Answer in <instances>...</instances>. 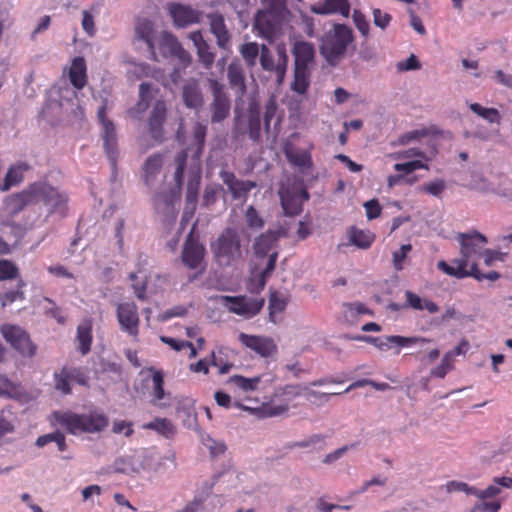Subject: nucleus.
Listing matches in <instances>:
<instances>
[{"mask_svg":"<svg viewBox=\"0 0 512 512\" xmlns=\"http://www.w3.org/2000/svg\"><path fill=\"white\" fill-rule=\"evenodd\" d=\"M371 379H359L351 383L343 393H347L353 389L361 388L365 386H371ZM303 391H307L309 396L318 397V398H328L331 395H340L339 393H323L314 390H308L307 387H302L300 385H286L280 389H278L271 400L266 403H262L259 407H252L245 405L239 401H235L233 406L239 408L243 411H247L250 414L256 416L259 419L276 417L285 414L289 410V403L296 397L300 396Z\"/></svg>","mask_w":512,"mask_h":512,"instance_id":"1","label":"nucleus"},{"mask_svg":"<svg viewBox=\"0 0 512 512\" xmlns=\"http://www.w3.org/2000/svg\"><path fill=\"white\" fill-rule=\"evenodd\" d=\"M50 421L52 425L59 426L74 436L99 433L109 425L108 417L97 410L81 414L71 410L53 411Z\"/></svg>","mask_w":512,"mask_h":512,"instance_id":"2","label":"nucleus"},{"mask_svg":"<svg viewBox=\"0 0 512 512\" xmlns=\"http://www.w3.org/2000/svg\"><path fill=\"white\" fill-rule=\"evenodd\" d=\"M215 262L222 267H230L243 259L240 235L236 229L227 227L210 244Z\"/></svg>","mask_w":512,"mask_h":512,"instance_id":"3","label":"nucleus"},{"mask_svg":"<svg viewBox=\"0 0 512 512\" xmlns=\"http://www.w3.org/2000/svg\"><path fill=\"white\" fill-rule=\"evenodd\" d=\"M352 29L345 24H335L321 38L320 53L331 65H336L353 42Z\"/></svg>","mask_w":512,"mask_h":512,"instance_id":"4","label":"nucleus"},{"mask_svg":"<svg viewBox=\"0 0 512 512\" xmlns=\"http://www.w3.org/2000/svg\"><path fill=\"white\" fill-rule=\"evenodd\" d=\"M457 240L460 243L461 249L460 258L452 261L454 269L464 268L465 270L470 268L473 262L477 263V260L482 257L487 244V238L477 232L471 231L468 233H459Z\"/></svg>","mask_w":512,"mask_h":512,"instance_id":"5","label":"nucleus"},{"mask_svg":"<svg viewBox=\"0 0 512 512\" xmlns=\"http://www.w3.org/2000/svg\"><path fill=\"white\" fill-rule=\"evenodd\" d=\"M36 204L42 202L48 208V215L60 214L64 216L67 211L68 196L58 188L46 181L33 182Z\"/></svg>","mask_w":512,"mask_h":512,"instance_id":"6","label":"nucleus"},{"mask_svg":"<svg viewBox=\"0 0 512 512\" xmlns=\"http://www.w3.org/2000/svg\"><path fill=\"white\" fill-rule=\"evenodd\" d=\"M205 255L206 248L199 242L198 238L194 236V230L192 229L185 239L181 252L183 265L190 270H198V272L190 278V281H194L198 276L204 273L206 268L204 263Z\"/></svg>","mask_w":512,"mask_h":512,"instance_id":"7","label":"nucleus"},{"mask_svg":"<svg viewBox=\"0 0 512 512\" xmlns=\"http://www.w3.org/2000/svg\"><path fill=\"white\" fill-rule=\"evenodd\" d=\"M0 332L5 341L22 357L32 358L35 356L37 346L26 330L18 325L3 324L0 327Z\"/></svg>","mask_w":512,"mask_h":512,"instance_id":"8","label":"nucleus"},{"mask_svg":"<svg viewBox=\"0 0 512 512\" xmlns=\"http://www.w3.org/2000/svg\"><path fill=\"white\" fill-rule=\"evenodd\" d=\"M97 118L101 125L100 136L103 141V147L106 155L113 165L118 158V137L114 122L107 117L106 101L98 108Z\"/></svg>","mask_w":512,"mask_h":512,"instance_id":"9","label":"nucleus"},{"mask_svg":"<svg viewBox=\"0 0 512 512\" xmlns=\"http://www.w3.org/2000/svg\"><path fill=\"white\" fill-rule=\"evenodd\" d=\"M285 15L284 13L260 9L255 15L253 28L260 37L272 41L279 32Z\"/></svg>","mask_w":512,"mask_h":512,"instance_id":"10","label":"nucleus"},{"mask_svg":"<svg viewBox=\"0 0 512 512\" xmlns=\"http://www.w3.org/2000/svg\"><path fill=\"white\" fill-rule=\"evenodd\" d=\"M222 304L231 312L246 318L257 315L263 308L264 298H248L246 296H220Z\"/></svg>","mask_w":512,"mask_h":512,"instance_id":"11","label":"nucleus"},{"mask_svg":"<svg viewBox=\"0 0 512 512\" xmlns=\"http://www.w3.org/2000/svg\"><path fill=\"white\" fill-rule=\"evenodd\" d=\"M278 61L274 62L273 55L270 49L266 45L261 46L260 53V64L263 70L268 72H274L276 75V82L278 85H281L284 81L287 66H288V56L286 53V49L284 47L277 48Z\"/></svg>","mask_w":512,"mask_h":512,"instance_id":"12","label":"nucleus"},{"mask_svg":"<svg viewBox=\"0 0 512 512\" xmlns=\"http://www.w3.org/2000/svg\"><path fill=\"white\" fill-rule=\"evenodd\" d=\"M213 101L210 104L211 122L219 123L225 120L230 113L231 102L224 91V85L217 80H210Z\"/></svg>","mask_w":512,"mask_h":512,"instance_id":"13","label":"nucleus"},{"mask_svg":"<svg viewBox=\"0 0 512 512\" xmlns=\"http://www.w3.org/2000/svg\"><path fill=\"white\" fill-rule=\"evenodd\" d=\"M116 316L122 331L130 336L139 334L140 318L137 305L133 302H124L117 305Z\"/></svg>","mask_w":512,"mask_h":512,"instance_id":"14","label":"nucleus"},{"mask_svg":"<svg viewBox=\"0 0 512 512\" xmlns=\"http://www.w3.org/2000/svg\"><path fill=\"white\" fill-rule=\"evenodd\" d=\"M159 49L164 57L171 55L179 59L184 68L192 62L190 53L182 47L178 39L170 32L163 31L160 34Z\"/></svg>","mask_w":512,"mask_h":512,"instance_id":"15","label":"nucleus"},{"mask_svg":"<svg viewBox=\"0 0 512 512\" xmlns=\"http://www.w3.org/2000/svg\"><path fill=\"white\" fill-rule=\"evenodd\" d=\"M167 104L163 99H158L152 106L148 118V130L151 138L156 142L164 139V124L167 119Z\"/></svg>","mask_w":512,"mask_h":512,"instance_id":"16","label":"nucleus"},{"mask_svg":"<svg viewBox=\"0 0 512 512\" xmlns=\"http://www.w3.org/2000/svg\"><path fill=\"white\" fill-rule=\"evenodd\" d=\"M437 268L442 271L443 273L456 277L458 279H463L466 277H473L477 279L478 281H482L484 279L495 281L500 278V274L496 271H490L488 273H481L478 269V264L476 262H473L468 269L459 268L454 269V266L448 264L446 261L441 260L437 263Z\"/></svg>","mask_w":512,"mask_h":512,"instance_id":"17","label":"nucleus"},{"mask_svg":"<svg viewBox=\"0 0 512 512\" xmlns=\"http://www.w3.org/2000/svg\"><path fill=\"white\" fill-rule=\"evenodd\" d=\"M239 341L263 358L272 357L278 351V347L271 337L240 333Z\"/></svg>","mask_w":512,"mask_h":512,"instance_id":"18","label":"nucleus"},{"mask_svg":"<svg viewBox=\"0 0 512 512\" xmlns=\"http://www.w3.org/2000/svg\"><path fill=\"white\" fill-rule=\"evenodd\" d=\"M168 11L173 19V23L178 28H186L193 24L201 22L202 12L193 9L191 6L179 3H169Z\"/></svg>","mask_w":512,"mask_h":512,"instance_id":"19","label":"nucleus"},{"mask_svg":"<svg viewBox=\"0 0 512 512\" xmlns=\"http://www.w3.org/2000/svg\"><path fill=\"white\" fill-rule=\"evenodd\" d=\"M134 32L135 41H141L146 44L150 59L159 61L155 48L156 30L154 23L147 18H138L135 23Z\"/></svg>","mask_w":512,"mask_h":512,"instance_id":"20","label":"nucleus"},{"mask_svg":"<svg viewBox=\"0 0 512 512\" xmlns=\"http://www.w3.org/2000/svg\"><path fill=\"white\" fill-rule=\"evenodd\" d=\"M33 183L29 184L20 192L7 196L4 200V206L8 214L15 216L27 206L35 205Z\"/></svg>","mask_w":512,"mask_h":512,"instance_id":"21","label":"nucleus"},{"mask_svg":"<svg viewBox=\"0 0 512 512\" xmlns=\"http://www.w3.org/2000/svg\"><path fill=\"white\" fill-rule=\"evenodd\" d=\"M220 177L235 200L246 199L248 193L257 186L255 181L240 180L230 171H221Z\"/></svg>","mask_w":512,"mask_h":512,"instance_id":"22","label":"nucleus"},{"mask_svg":"<svg viewBox=\"0 0 512 512\" xmlns=\"http://www.w3.org/2000/svg\"><path fill=\"white\" fill-rule=\"evenodd\" d=\"M353 339L372 344L381 351L388 350L391 347L390 344L404 347V346L414 344L419 340L426 341L424 338L403 337V336H398V335L387 336V337H385V339H382L381 337L359 335V336L354 337Z\"/></svg>","mask_w":512,"mask_h":512,"instance_id":"23","label":"nucleus"},{"mask_svg":"<svg viewBox=\"0 0 512 512\" xmlns=\"http://www.w3.org/2000/svg\"><path fill=\"white\" fill-rule=\"evenodd\" d=\"M210 31L215 36L219 48L229 50L231 45V34L229 33L224 17L219 13L208 14Z\"/></svg>","mask_w":512,"mask_h":512,"instance_id":"24","label":"nucleus"},{"mask_svg":"<svg viewBox=\"0 0 512 512\" xmlns=\"http://www.w3.org/2000/svg\"><path fill=\"white\" fill-rule=\"evenodd\" d=\"M311 11L317 15L339 14L345 18L350 14L348 0H322L311 7Z\"/></svg>","mask_w":512,"mask_h":512,"instance_id":"25","label":"nucleus"},{"mask_svg":"<svg viewBox=\"0 0 512 512\" xmlns=\"http://www.w3.org/2000/svg\"><path fill=\"white\" fill-rule=\"evenodd\" d=\"M286 236V232L283 229L268 230L265 233L259 235L254 243V251L257 256H266L273 248L276 247L278 240Z\"/></svg>","mask_w":512,"mask_h":512,"instance_id":"26","label":"nucleus"},{"mask_svg":"<svg viewBox=\"0 0 512 512\" xmlns=\"http://www.w3.org/2000/svg\"><path fill=\"white\" fill-rule=\"evenodd\" d=\"M227 78L230 88L240 97L247 91L244 69L239 60H233L227 68Z\"/></svg>","mask_w":512,"mask_h":512,"instance_id":"27","label":"nucleus"},{"mask_svg":"<svg viewBox=\"0 0 512 512\" xmlns=\"http://www.w3.org/2000/svg\"><path fill=\"white\" fill-rule=\"evenodd\" d=\"M294 67L310 68L314 63L315 48L307 41H296L292 47Z\"/></svg>","mask_w":512,"mask_h":512,"instance_id":"28","label":"nucleus"},{"mask_svg":"<svg viewBox=\"0 0 512 512\" xmlns=\"http://www.w3.org/2000/svg\"><path fill=\"white\" fill-rule=\"evenodd\" d=\"M182 99L187 108L199 109L204 103L199 81L190 79L182 87Z\"/></svg>","mask_w":512,"mask_h":512,"instance_id":"29","label":"nucleus"},{"mask_svg":"<svg viewBox=\"0 0 512 512\" xmlns=\"http://www.w3.org/2000/svg\"><path fill=\"white\" fill-rule=\"evenodd\" d=\"M279 197L285 215L295 216L301 213L302 200L296 190L289 187L281 188L279 191Z\"/></svg>","mask_w":512,"mask_h":512,"instance_id":"30","label":"nucleus"},{"mask_svg":"<svg viewBox=\"0 0 512 512\" xmlns=\"http://www.w3.org/2000/svg\"><path fill=\"white\" fill-rule=\"evenodd\" d=\"M189 39L196 47L199 61L205 68H210L214 63L215 53L211 51V47L203 38L202 32L200 30L191 32L189 34Z\"/></svg>","mask_w":512,"mask_h":512,"instance_id":"31","label":"nucleus"},{"mask_svg":"<svg viewBox=\"0 0 512 512\" xmlns=\"http://www.w3.org/2000/svg\"><path fill=\"white\" fill-rule=\"evenodd\" d=\"M147 371L152 373V400L151 403L160 408L167 407L169 404L162 403L161 401L170 396L169 392L164 390V373L162 370H157L154 367L147 368Z\"/></svg>","mask_w":512,"mask_h":512,"instance_id":"32","label":"nucleus"},{"mask_svg":"<svg viewBox=\"0 0 512 512\" xmlns=\"http://www.w3.org/2000/svg\"><path fill=\"white\" fill-rule=\"evenodd\" d=\"M72 86L78 90L83 89L87 84V66L83 57H75L72 60L68 72Z\"/></svg>","mask_w":512,"mask_h":512,"instance_id":"33","label":"nucleus"},{"mask_svg":"<svg viewBox=\"0 0 512 512\" xmlns=\"http://www.w3.org/2000/svg\"><path fill=\"white\" fill-rule=\"evenodd\" d=\"M30 169L26 162H18L11 165L5 175L3 184L0 186L1 191H8L13 186L19 185L24 180V173Z\"/></svg>","mask_w":512,"mask_h":512,"instance_id":"34","label":"nucleus"},{"mask_svg":"<svg viewBox=\"0 0 512 512\" xmlns=\"http://www.w3.org/2000/svg\"><path fill=\"white\" fill-rule=\"evenodd\" d=\"M92 328L93 324L90 318L84 319L77 327V348L82 355L88 354L91 350V344L93 341Z\"/></svg>","mask_w":512,"mask_h":512,"instance_id":"35","label":"nucleus"},{"mask_svg":"<svg viewBox=\"0 0 512 512\" xmlns=\"http://www.w3.org/2000/svg\"><path fill=\"white\" fill-rule=\"evenodd\" d=\"M277 258H278L277 251H274L269 255L266 267L259 274L257 283H254L253 280H250V282L248 284V290L250 292L259 293L260 291H262L264 289L267 279L270 277V275L272 274V272L275 269Z\"/></svg>","mask_w":512,"mask_h":512,"instance_id":"36","label":"nucleus"},{"mask_svg":"<svg viewBox=\"0 0 512 512\" xmlns=\"http://www.w3.org/2000/svg\"><path fill=\"white\" fill-rule=\"evenodd\" d=\"M163 165V155L155 153L149 156L143 165V178L146 184H150L160 172Z\"/></svg>","mask_w":512,"mask_h":512,"instance_id":"37","label":"nucleus"},{"mask_svg":"<svg viewBox=\"0 0 512 512\" xmlns=\"http://www.w3.org/2000/svg\"><path fill=\"white\" fill-rule=\"evenodd\" d=\"M143 428L147 430H154L165 438H171L176 434L175 425L167 418L157 417L153 421L145 423Z\"/></svg>","mask_w":512,"mask_h":512,"instance_id":"38","label":"nucleus"},{"mask_svg":"<svg viewBox=\"0 0 512 512\" xmlns=\"http://www.w3.org/2000/svg\"><path fill=\"white\" fill-rule=\"evenodd\" d=\"M375 240V235L369 230L351 227L349 231V241L358 248L367 249Z\"/></svg>","mask_w":512,"mask_h":512,"instance_id":"39","label":"nucleus"},{"mask_svg":"<svg viewBox=\"0 0 512 512\" xmlns=\"http://www.w3.org/2000/svg\"><path fill=\"white\" fill-rule=\"evenodd\" d=\"M310 74V68L294 67L291 90L298 94H305L310 85Z\"/></svg>","mask_w":512,"mask_h":512,"instance_id":"40","label":"nucleus"},{"mask_svg":"<svg viewBox=\"0 0 512 512\" xmlns=\"http://www.w3.org/2000/svg\"><path fill=\"white\" fill-rule=\"evenodd\" d=\"M405 297L407 305L415 310L426 309L431 314L437 313L439 311V307L436 303L430 300H422L412 291H406Z\"/></svg>","mask_w":512,"mask_h":512,"instance_id":"41","label":"nucleus"},{"mask_svg":"<svg viewBox=\"0 0 512 512\" xmlns=\"http://www.w3.org/2000/svg\"><path fill=\"white\" fill-rule=\"evenodd\" d=\"M248 136L256 143L261 139V120L258 107L250 108L248 116Z\"/></svg>","mask_w":512,"mask_h":512,"instance_id":"42","label":"nucleus"},{"mask_svg":"<svg viewBox=\"0 0 512 512\" xmlns=\"http://www.w3.org/2000/svg\"><path fill=\"white\" fill-rule=\"evenodd\" d=\"M239 53L247 67L252 68L256 65L257 58L260 56L261 47L256 42L244 43L240 46Z\"/></svg>","mask_w":512,"mask_h":512,"instance_id":"43","label":"nucleus"},{"mask_svg":"<svg viewBox=\"0 0 512 512\" xmlns=\"http://www.w3.org/2000/svg\"><path fill=\"white\" fill-rule=\"evenodd\" d=\"M287 306V300L281 297L278 292H272L269 298V320L273 323H277V315L285 311Z\"/></svg>","mask_w":512,"mask_h":512,"instance_id":"44","label":"nucleus"},{"mask_svg":"<svg viewBox=\"0 0 512 512\" xmlns=\"http://www.w3.org/2000/svg\"><path fill=\"white\" fill-rule=\"evenodd\" d=\"M469 108L477 116L481 117L482 119L486 120L491 124H499L501 121L500 113L496 108H486L479 103H471L469 105Z\"/></svg>","mask_w":512,"mask_h":512,"instance_id":"45","label":"nucleus"},{"mask_svg":"<svg viewBox=\"0 0 512 512\" xmlns=\"http://www.w3.org/2000/svg\"><path fill=\"white\" fill-rule=\"evenodd\" d=\"M288 161L297 167L310 169L313 166L312 156L309 151H286Z\"/></svg>","mask_w":512,"mask_h":512,"instance_id":"46","label":"nucleus"},{"mask_svg":"<svg viewBox=\"0 0 512 512\" xmlns=\"http://www.w3.org/2000/svg\"><path fill=\"white\" fill-rule=\"evenodd\" d=\"M151 84L147 82H143L139 85V100L134 109H130L128 111L129 114H133L134 111L141 114L145 112L149 107L150 101V93H151Z\"/></svg>","mask_w":512,"mask_h":512,"instance_id":"47","label":"nucleus"},{"mask_svg":"<svg viewBox=\"0 0 512 512\" xmlns=\"http://www.w3.org/2000/svg\"><path fill=\"white\" fill-rule=\"evenodd\" d=\"M207 135V126L200 122H196L193 126V139L195 141L196 149L194 152V156L199 159L204 146Z\"/></svg>","mask_w":512,"mask_h":512,"instance_id":"48","label":"nucleus"},{"mask_svg":"<svg viewBox=\"0 0 512 512\" xmlns=\"http://www.w3.org/2000/svg\"><path fill=\"white\" fill-rule=\"evenodd\" d=\"M199 180H200V176H198V180L196 182L189 181L187 184L185 200H186V210L190 209V215H192L196 209ZM187 213H188V211H185L183 218L186 217Z\"/></svg>","mask_w":512,"mask_h":512,"instance_id":"49","label":"nucleus"},{"mask_svg":"<svg viewBox=\"0 0 512 512\" xmlns=\"http://www.w3.org/2000/svg\"><path fill=\"white\" fill-rule=\"evenodd\" d=\"M72 383L68 375L67 367H63L59 372L54 373V386L55 389L64 395L71 394Z\"/></svg>","mask_w":512,"mask_h":512,"instance_id":"50","label":"nucleus"},{"mask_svg":"<svg viewBox=\"0 0 512 512\" xmlns=\"http://www.w3.org/2000/svg\"><path fill=\"white\" fill-rule=\"evenodd\" d=\"M188 153L187 150L180 151L175 156L176 170L174 173V181L178 188H181L184 181V172L186 169Z\"/></svg>","mask_w":512,"mask_h":512,"instance_id":"51","label":"nucleus"},{"mask_svg":"<svg viewBox=\"0 0 512 512\" xmlns=\"http://www.w3.org/2000/svg\"><path fill=\"white\" fill-rule=\"evenodd\" d=\"M211 365L218 368L220 374L228 373L233 364L229 361L227 354L223 349H219L217 352H212Z\"/></svg>","mask_w":512,"mask_h":512,"instance_id":"52","label":"nucleus"},{"mask_svg":"<svg viewBox=\"0 0 512 512\" xmlns=\"http://www.w3.org/2000/svg\"><path fill=\"white\" fill-rule=\"evenodd\" d=\"M0 396L19 398L21 396L20 386L10 381L7 377L0 375Z\"/></svg>","mask_w":512,"mask_h":512,"instance_id":"53","label":"nucleus"},{"mask_svg":"<svg viewBox=\"0 0 512 512\" xmlns=\"http://www.w3.org/2000/svg\"><path fill=\"white\" fill-rule=\"evenodd\" d=\"M261 381L260 377L246 378L242 375H234L230 378V382L235 384L238 388L243 391H254L257 389Z\"/></svg>","mask_w":512,"mask_h":512,"instance_id":"54","label":"nucleus"},{"mask_svg":"<svg viewBox=\"0 0 512 512\" xmlns=\"http://www.w3.org/2000/svg\"><path fill=\"white\" fill-rule=\"evenodd\" d=\"M18 273L19 269L13 262L6 259L0 260V281L15 279Z\"/></svg>","mask_w":512,"mask_h":512,"instance_id":"55","label":"nucleus"},{"mask_svg":"<svg viewBox=\"0 0 512 512\" xmlns=\"http://www.w3.org/2000/svg\"><path fill=\"white\" fill-rule=\"evenodd\" d=\"M24 282L21 280L18 283V289L17 290H9L4 293H0V302L3 307L12 304L13 302L17 300H23L24 299V293L21 291V288L24 286Z\"/></svg>","mask_w":512,"mask_h":512,"instance_id":"56","label":"nucleus"},{"mask_svg":"<svg viewBox=\"0 0 512 512\" xmlns=\"http://www.w3.org/2000/svg\"><path fill=\"white\" fill-rule=\"evenodd\" d=\"M278 110V103L275 98V96H271L265 105V112H264V128L266 132L270 131L271 127V121L275 117L276 112Z\"/></svg>","mask_w":512,"mask_h":512,"instance_id":"57","label":"nucleus"},{"mask_svg":"<svg viewBox=\"0 0 512 512\" xmlns=\"http://www.w3.org/2000/svg\"><path fill=\"white\" fill-rule=\"evenodd\" d=\"M245 219L251 229H261L264 226V220L254 206H249L246 209Z\"/></svg>","mask_w":512,"mask_h":512,"instance_id":"58","label":"nucleus"},{"mask_svg":"<svg viewBox=\"0 0 512 512\" xmlns=\"http://www.w3.org/2000/svg\"><path fill=\"white\" fill-rule=\"evenodd\" d=\"M353 22L363 37H368L370 31V24L366 16L358 9H355L352 14Z\"/></svg>","mask_w":512,"mask_h":512,"instance_id":"59","label":"nucleus"},{"mask_svg":"<svg viewBox=\"0 0 512 512\" xmlns=\"http://www.w3.org/2000/svg\"><path fill=\"white\" fill-rule=\"evenodd\" d=\"M393 168L397 172L410 174L418 169H428V165L421 160H413L406 163H396L394 164Z\"/></svg>","mask_w":512,"mask_h":512,"instance_id":"60","label":"nucleus"},{"mask_svg":"<svg viewBox=\"0 0 512 512\" xmlns=\"http://www.w3.org/2000/svg\"><path fill=\"white\" fill-rule=\"evenodd\" d=\"M445 488L448 493L464 492L467 495H474V493H476L475 487L469 486L465 482L455 480L447 482Z\"/></svg>","mask_w":512,"mask_h":512,"instance_id":"61","label":"nucleus"},{"mask_svg":"<svg viewBox=\"0 0 512 512\" xmlns=\"http://www.w3.org/2000/svg\"><path fill=\"white\" fill-rule=\"evenodd\" d=\"M411 250V244H404L399 250L393 252V265L396 270L403 269V262Z\"/></svg>","mask_w":512,"mask_h":512,"instance_id":"62","label":"nucleus"},{"mask_svg":"<svg viewBox=\"0 0 512 512\" xmlns=\"http://www.w3.org/2000/svg\"><path fill=\"white\" fill-rule=\"evenodd\" d=\"M372 14L374 24L383 30L389 26L392 20V16L389 13L383 12L379 8L373 9Z\"/></svg>","mask_w":512,"mask_h":512,"instance_id":"63","label":"nucleus"},{"mask_svg":"<svg viewBox=\"0 0 512 512\" xmlns=\"http://www.w3.org/2000/svg\"><path fill=\"white\" fill-rule=\"evenodd\" d=\"M343 306L347 309V312L350 314L351 317H357L359 315L365 314H373L372 311L361 302L344 303Z\"/></svg>","mask_w":512,"mask_h":512,"instance_id":"64","label":"nucleus"}]
</instances>
